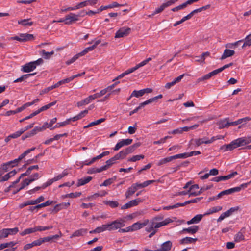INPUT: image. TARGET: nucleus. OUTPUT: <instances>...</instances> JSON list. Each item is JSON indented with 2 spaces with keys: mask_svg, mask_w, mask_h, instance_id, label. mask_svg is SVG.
<instances>
[{
  "mask_svg": "<svg viewBox=\"0 0 251 251\" xmlns=\"http://www.w3.org/2000/svg\"><path fill=\"white\" fill-rule=\"evenodd\" d=\"M117 160V158H115V156H113L109 160L106 161V165L108 168H109L112 165L114 164L115 163V161Z\"/></svg>",
  "mask_w": 251,
  "mask_h": 251,
  "instance_id": "nucleus-56",
  "label": "nucleus"
},
{
  "mask_svg": "<svg viewBox=\"0 0 251 251\" xmlns=\"http://www.w3.org/2000/svg\"><path fill=\"white\" fill-rule=\"evenodd\" d=\"M61 236L62 233L59 231V234H55L52 236L43 237L42 238L43 243L45 242L52 243L53 242V240H57Z\"/></svg>",
  "mask_w": 251,
  "mask_h": 251,
  "instance_id": "nucleus-12",
  "label": "nucleus"
},
{
  "mask_svg": "<svg viewBox=\"0 0 251 251\" xmlns=\"http://www.w3.org/2000/svg\"><path fill=\"white\" fill-rule=\"evenodd\" d=\"M132 141L133 140L131 139H122L121 141L117 143L113 149L114 151H118L121 148L125 146H128L131 144L132 142Z\"/></svg>",
  "mask_w": 251,
  "mask_h": 251,
  "instance_id": "nucleus-6",
  "label": "nucleus"
},
{
  "mask_svg": "<svg viewBox=\"0 0 251 251\" xmlns=\"http://www.w3.org/2000/svg\"><path fill=\"white\" fill-rule=\"evenodd\" d=\"M131 28L129 27H123L120 28L115 33V38H119L124 37L128 35L131 32Z\"/></svg>",
  "mask_w": 251,
  "mask_h": 251,
  "instance_id": "nucleus-3",
  "label": "nucleus"
},
{
  "mask_svg": "<svg viewBox=\"0 0 251 251\" xmlns=\"http://www.w3.org/2000/svg\"><path fill=\"white\" fill-rule=\"evenodd\" d=\"M38 169H39V166L37 165L31 166L28 168V169H27V170L25 172L21 175V177H23L25 176H29L31 174L32 170H33L34 169L38 170Z\"/></svg>",
  "mask_w": 251,
  "mask_h": 251,
  "instance_id": "nucleus-28",
  "label": "nucleus"
},
{
  "mask_svg": "<svg viewBox=\"0 0 251 251\" xmlns=\"http://www.w3.org/2000/svg\"><path fill=\"white\" fill-rule=\"evenodd\" d=\"M36 231H43L47 230H49L50 229H52L53 228L52 226H36Z\"/></svg>",
  "mask_w": 251,
  "mask_h": 251,
  "instance_id": "nucleus-48",
  "label": "nucleus"
},
{
  "mask_svg": "<svg viewBox=\"0 0 251 251\" xmlns=\"http://www.w3.org/2000/svg\"><path fill=\"white\" fill-rule=\"evenodd\" d=\"M56 101H54L51 103H50L49 104L44 105V106H42V107H41L39 109L37 110V111L39 113H40V112H41L42 111H45V110L49 109L51 106L54 105L56 104Z\"/></svg>",
  "mask_w": 251,
  "mask_h": 251,
  "instance_id": "nucleus-36",
  "label": "nucleus"
},
{
  "mask_svg": "<svg viewBox=\"0 0 251 251\" xmlns=\"http://www.w3.org/2000/svg\"><path fill=\"white\" fill-rule=\"evenodd\" d=\"M235 149V146H234L233 143H232V141L229 144L224 145L220 147V150L223 151L224 152L226 151H232L233 149Z\"/></svg>",
  "mask_w": 251,
  "mask_h": 251,
  "instance_id": "nucleus-22",
  "label": "nucleus"
},
{
  "mask_svg": "<svg viewBox=\"0 0 251 251\" xmlns=\"http://www.w3.org/2000/svg\"><path fill=\"white\" fill-rule=\"evenodd\" d=\"M172 160H173V158H172V156L163 158L158 162L157 165L161 166V165L165 164L171 161Z\"/></svg>",
  "mask_w": 251,
  "mask_h": 251,
  "instance_id": "nucleus-41",
  "label": "nucleus"
},
{
  "mask_svg": "<svg viewBox=\"0 0 251 251\" xmlns=\"http://www.w3.org/2000/svg\"><path fill=\"white\" fill-rule=\"evenodd\" d=\"M100 42H101V40H98L95 41L94 45H93L91 46L86 48V49H87L88 52L92 51L94 49H95L96 48L97 46L98 45Z\"/></svg>",
  "mask_w": 251,
  "mask_h": 251,
  "instance_id": "nucleus-60",
  "label": "nucleus"
},
{
  "mask_svg": "<svg viewBox=\"0 0 251 251\" xmlns=\"http://www.w3.org/2000/svg\"><path fill=\"white\" fill-rule=\"evenodd\" d=\"M166 7L164 6V4L163 3L159 7L155 9V11L152 14V15H154L161 12Z\"/></svg>",
  "mask_w": 251,
  "mask_h": 251,
  "instance_id": "nucleus-63",
  "label": "nucleus"
},
{
  "mask_svg": "<svg viewBox=\"0 0 251 251\" xmlns=\"http://www.w3.org/2000/svg\"><path fill=\"white\" fill-rule=\"evenodd\" d=\"M244 41V43L242 47V49L246 46H250L251 45V34L247 36Z\"/></svg>",
  "mask_w": 251,
  "mask_h": 251,
  "instance_id": "nucleus-39",
  "label": "nucleus"
},
{
  "mask_svg": "<svg viewBox=\"0 0 251 251\" xmlns=\"http://www.w3.org/2000/svg\"><path fill=\"white\" fill-rule=\"evenodd\" d=\"M125 150H122L120 151L118 153L116 154L115 156L117 160L124 159L126 156Z\"/></svg>",
  "mask_w": 251,
  "mask_h": 251,
  "instance_id": "nucleus-49",
  "label": "nucleus"
},
{
  "mask_svg": "<svg viewBox=\"0 0 251 251\" xmlns=\"http://www.w3.org/2000/svg\"><path fill=\"white\" fill-rule=\"evenodd\" d=\"M238 174L236 171L233 172L230 174L225 176H219L215 177L211 179V181L215 182H219L220 181H225L234 177Z\"/></svg>",
  "mask_w": 251,
  "mask_h": 251,
  "instance_id": "nucleus-4",
  "label": "nucleus"
},
{
  "mask_svg": "<svg viewBox=\"0 0 251 251\" xmlns=\"http://www.w3.org/2000/svg\"><path fill=\"white\" fill-rule=\"evenodd\" d=\"M144 155H134L133 156H132L131 158H129L128 159V161H130V162H135L136 161H138V160H140L142 159H144Z\"/></svg>",
  "mask_w": 251,
  "mask_h": 251,
  "instance_id": "nucleus-50",
  "label": "nucleus"
},
{
  "mask_svg": "<svg viewBox=\"0 0 251 251\" xmlns=\"http://www.w3.org/2000/svg\"><path fill=\"white\" fill-rule=\"evenodd\" d=\"M11 162H14V160L10 161H8L7 162H6L5 163H3L2 164L3 166H4L5 168V171H8L10 168H13L15 166H16L18 165V164L17 163H12Z\"/></svg>",
  "mask_w": 251,
  "mask_h": 251,
  "instance_id": "nucleus-34",
  "label": "nucleus"
},
{
  "mask_svg": "<svg viewBox=\"0 0 251 251\" xmlns=\"http://www.w3.org/2000/svg\"><path fill=\"white\" fill-rule=\"evenodd\" d=\"M16 244V242L11 241L8 243H2L0 245V250H3L4 248H7L9 246L13 247Z\"/></svg>",
  "mask_w": 251,
  "mask_h": 251,
  "instance_id": "nucleus-45",
  "label": "nucleus"
},
{
  "mask_svg": "<svg viewBox=\"0 0 251 251\" xmlns=\"http://www.w3.org/2000/svg\"><path fill=\"white\" fill-rule=\"evenodd\" d=\"M70 121H71V120L69 118L64 122L58 123L52 128H51V130H53L56 128H59L60 127L64 126L66 125L69 124Z\"/></svg>",
  "mask_w": 251,
  "mask_h": 251,
  "instance_id": "nucleus-33",
  "label": "nucleus"
},
{
  "mask_svg": "<svg viewBox=\"0 0 251 251\" xmlns=\"http://www.w3.org/2000/svg\"><path fill=\"white\" fill-rule=\"evenodd\" d=\"M66 25H70L77 21L78 20V18H77V16H75V14L70 13V14L66 15Z\"/></svg>",
  "mask_w": 251,
  "mask_h": 251,
  "instance_id": "nucleus-7",
  "label": "nucleus"
},
{
  "mask_svg": "<svg viewBox=\"0 0 251 251\" xmlns=\"http://www.w3.org/2000/svg\"><path fill=\"white\" fill-rule=\"evenodd\" d=\"M149 223V220H145L143 222H136L134 223L132 225V227H133V231H136L138 229H140L145 226H147Z\"/></svg>",
  "mask_w": 251,
  "mask_h": 251,
  "instance_id": "nucleus-9",
  "label": "nucleus"
},
{
  "mask_svg": "<svg viewBox=\"0 0 251 251\" xmlns=\"http://www.w3.org/2000/svg\"><path fill=\"white\" fill-rule=\"evenodd\" d=\"M38 132H39V131H38V126H36L34 128V129H33L30 131L26 132L25 133V134L26 135L27 138H29V137H31L34 136Z\"/></svg>",
  "mask_w": 251,
  "mask_h": 251,
  "instance_id": "nucleus-44",
  "label": "nucleus"
},
{
  "mask_svg": "<svg viewBox=\"0 0 251 251\" xmlns=\"http://www.w3.org/2000/svg\"><path fill=\"white\" fill-rule=\"evenodd\" d=\"M40 54L45 59H49L50 56L49 55V52H46L45 50H42L40 51Z\"/></svg>",
  "mask_w": 251,
  "mask_h": 251,
  "instance_id": "nucleus-64",
  "label": "nucleus"
},
{
  "mask_svg": "<svg viewBox=\"0 0 251 251\" xmlns=\"http://www.w3.org/2000/svg\"><path fill=\"white\" fill-rule=\"evenodd\" d=\"M8 236L9 235H15L19 231V229L18 227H15L13 228H6Z\"/></svg>",
  "mask_w": 251,
  "mask_h": 251,
  "instance_id": "nucleus-58",
  "label": "nucleus"
},
{
  "mask_svg": "<svg viewBox=\"0 0 251 251\" xmlns=\"http://www.w3.org/2000/svg\"><path fill=\"white\" fill-rule=\"evenodd\" d=\"M207 137H203L202 138L196 139L195 140V144L197 146H199L203 143L208 144V143H207Z\"/></svg>",
  "mask_w": 251,
  "mask_h": 251,
  "instance_id": "nucleus-38",
  "label": "nucleus"
},
{
  "mask_svg": "<svg viewBox=\"0 0 251 251\" xmlns=\"http://www.w3.org/2000/svg\"><path fill=\"white\" fill-rule=\"evenodd\" d=\"M188 4V3H187V1L185 2L182 3V4H180L176 7H175L171 9V11L173 12H176L180 10L183 9L185 8Z\"/></svg>",
  "mask_w": 251,
  "mask_h": 251,
  "instance_id": "nucleus-46",
  "label": "nucleus"
},
{
  "mask_svg": "<svg viewBox=\"0 0 251 251\" xmlns=\"http://www.w3.org/2000/svg\"><path fill=\"white\" fill-rule=\"evenodd\" d=\"M12 40H17L20 42H26L34 39L33 35L31 34H20L19 36H15L11 37Z\"/></svg>",
  "mask_w": 251,
  "mask_h": 251,
  "instance_id": "nucleus-2",
  "label": "nucleus"
},
{
  "mask_svg": "<svg viewBox=\"0 0 251 251\" xmlns=\"http://www.w3.org/2000/svg\"><path fill=\"white\" fill-rule=\"evenodd\" d=\"M98 2V0H87L78 3L80 8L88 5H94Z\"/></svg>",
  "mask_w": 251,
  "mask_h": 251,
  "instance_id": "nucleus-16",
  "label": "nucleus"
},
{
  "mask_svg": "<svg viewBox=\"0 0 251 251\" xmlns=\"http://www.w3.org/2000/svg\"><path fill=\"white\" fill-rule=\"evenodd\" d=\"M67 175H68V172L67 171H66L65 170H64L61 174H59L58 175H57V176H56L55 177H54L53 178V180H54V181H58V180L61 179L64 176H66Z\"/></svg>",
  "mask_w": 251,
  "mask_h": 251,
  "instance_id": "nucleus-54",
  "label": "nucleus"
},
{
  "mask_svg": "<svg viewBox=\"0 0 251 251\" xmlns=\"http://www.w3.org/2000/svg\"><path fill=\"white\" fill-rule=\"evenodd\" d=\"M197 240V238H193L191 237H186L185 238H183L181 240V244H188L190 243H193L195 242Z\"/></svg>",
  "mask_w": 251,
  "mask_h": 251,
  "instance_id": "nucleus-42",
  "label": "nucleus"
},
{
  "mask_svg": "<svg viewBox=\"0 0 251 251\" xmlns=\"http://www.w3.org/2000/svg\"><path fill=\"white\" fill-rule=\"evenodd\" d=\"M70 205V203L69 202H62L57 204L52 209V212L56 213L62 209H66Z\"/></svg>",
  "mask_w": 251,
  "mask_h": 251,
  "instance_id": "nucleus-11",
  "label": "nucleus"
},
{
  "mask_svg": "<svg viewBox=\"0 0 251 251\" xmlns=\"http://www.w3.org/2000/svg\"><path fill=\"white\" fill-rule=\"evenodd\" d=\"M154 222L151 221L146 227V231L148 232H151L153 230H154Z\"/></svg>",
  "mask_w": 251,
  "mask_h": 251,
  "instance_id": "nucleus-57",
  "label": "nucleus"
},
{
  "mask_svg": "<svg viewBox=\"0 0 251 251\" xmlns=\"http://www.w3.org/2000/svg\"><path fill=\"white\" fill-rule=\"evenodd\" d=\"M157 181L158 182V181H159V180H147V181H144L142 183H135L133 184V185L134 186V187H135L136 188V190H137V189L138 188H145V187L148 186V185H149L150 184L153 183L154 182H155Z\"/></svg>",
  "mask_w": 251,
  "mask_h": 251,
  "instance_id": "nucleus-8",
  "label": "nucleus"
},
{
  "mask_svg": "<svg viewBox=\"0 0 251 251\" xmlns=\"http://www.w3.org/2000/svg\"><path fill=\"white\" fill-rule=\"evenodd\" d=\"M35 66L34 65L32 62H30L25 64L23 66L22 70L24 72L28 73L32 71L35 69Z\"/></svg>",
  "mask_w": 251,
  "mask_h": 251,
  "instance_id": "nucleus-13",
  "label": "nucleus"
},
{
  "mask_svg": "<svg viewBox=\"0 0 251 251\" xmlns=\"http://www.w3.org/2000/svg\"><path fill=\"white\" fill-rule=\"evenodd\" d=\"M92 100L91 98H89V96L86 99L82 100L77 102V106L78 107H81L83 105L87 104L91 102Z\"/></svg>",
  "mask_w": 251,
  "mask_h": 251,
  "instance_id": "nucleus-35",
  "label": "nucleus"
},
{
  "mask_svg": "<svg viewBox=\"0 0 251 251\" xmlns=\"http://www.w3.org/2000/svg\"><path fill=\"white\" fill-rule=\"evenodd\" d=\"M187 157H188L187 152L178 154H176V155L172 156V158H173V160L177 159V158H186Z\"/></svg>",
  "mask_w": 251,
  "mask_h": 251,
  "instance_id": "nucleus-51",
  "label": "nucleus"
},
{
  "mask_svg": "<svg viewBox=\"0 0 251 251\" xmlns=\"http://www.w3.org/2000/svg\"><path fill=\"white\" fill-rule=\"evenodd\" d=\"M228 120V118H226L223 120H220L218 123L219 129H221L224 128H227L229 126H232L231 122H229Z\"/></svg>",
  "mask_w": 251,
  "mask_h": 251,
  "instance_id": "nucleus-10",
  "label": "nucleus"
},
{
  "mask_svg": "<svg viewBox=\"0 0 251 251\" xmlns=\"http://www.w3.org/2000/svg\"><path fill=\"white\" fill-rule=\"evenodd\" d=\"M234 240L235 242H240L245 240V236L243 233L242 231L238 232L234 236Z\"/></svg>",
  "mask_w": 251,
  "mask_h": 251,
  "instance_id": "nucleus-26",
  "label": "nucleus"
},
{
  "mask_svg": "<svg viewBox=\"0 0 251 251\" xmlns=\"http://www.w3.org/2000/svg\"><path fill=\"white\" fill-rule=\"evenodd\" d=\"M30 19H23L18 22V23L24 26H31L33 25L32 22H29Z\"/></svg>",
  "mask_w": 251,
  "mask_h": 251,
  "instance_id": "nucleus-43",
  "label": "nucleus"
},
{
  "mask_svg": "<svg viewBox=\"0 0 251 251\" xmlns=\"http://www.w3.org/2000/svg\"><path fill=\"white\" fill-rule=\"evenodd\" d=\"M142 202V201L140 198L133 200L123 205L121 207V209L122 210L128 209L132 207L137 206L140 202Z\"/></svg>",
  "mask_w": 251,
  "mask_h": 251,
  "instance_id": "nucleus-5",
  "label": "nucleus"
},
{
  "mask_svg": "<svg viewBox=\"0 0 251 251\" xmlns=\"http://www.w3.org/2000/svg\"><path fill=\"white\" fill-rule=\"evenodd\" d=\"M136 188L132 184L129 187L125 194L126 198L128 199L136 191Z\"/></svg>",
  "mask_w": 251,
  "mask_h": 251,
  "instance_id": "nucleus-23",
  "label": "nucleus"
},
{
  "mask_svg": "<svg viewBox=\"0 0 251 251\" xmlns=\"http://www.w3.org/2000/svg\"><path fill=\"white\" fill-rule=\"evenodd\" d=\"M144 95V94L143 92L142 89L139 91L134 90L131 93L130 97H135L136 98H139L140 97L143 96Z\"/></svg>",
  "mask_w": 251,
  "mask_h": 251,
  "instance_id": "nucleus-47",
  "label": "nucleus"
},
{
  "mask_svg": "<svg viewBox=\"0 0 251 251\" xmlns=\"http://www.w3.org/2000/svg\"><path fill=\"white\" fill-rule=\"evenodd\" d=\"M243 146L246 145L251 142V136L240 138Z\"/></svg>",
  "mask_w": 251,
  "mask_h": 251,
  "instance_id": "nucleus-55",
  "label": "nucleus"
},
{
  "mask_svg": "<svg viewBox=\"0 0 251 251\" xmlns=\"http://www.w3.org/2000/svg\"><path fill=\"white\" fill-rule=\"evenodd\" d=\"M88 110H84L80 112L77 115H76L72 118H70V119L71 121H73V122L76 121L81 119L83 117H85V115L88 114Z\"/></svg>",
  "mask_w": 251,
  "mask_h": 251,
  "instance_id": "nucleus-19",
  "label": "nucleus"
},
{
  "mask_svg": "<svg viewBox=\"0 0 251 251\" xmlns=\"http://www.w3.org/2000/svg\"><path fill=\"white\" fill-rule=\"evenodd\" d=\"M92 179L91 176H87L86 177H83L81 179H78L77 184L76 185L77 187H79L80 186L84 185L88 182H89Z\"/></svg>",
  "mask_w": 251,
  "mask_h": 251,
  "instance_id": "nucleus-21",
  "label": "nucleus"
},
{
  "mask_svg": "<svg viewBox=\"0 0 251 251\" xmlns=\"http://www.w3.org/2000/svg\"><path fill=\"white\" fill-rule=\"evenodd\" d=\"M36 232V227L33 228H28L25 229L23 231L21 232L20 234L21 236H25L27 234H29Z\"/></svg>",
  "mask_w": 251,
  "mask_h": 251,
  "instance_id": "nucleus-31",
  "label": "nucleus"
},
{
  "mask_svg": "<svg viewBox=\"0 0 251 251\" xmlns=\"http://www.w3.org/2000/svg\"><path fill=\"white\" fill-rule=\"evenodd\" d=\"M116 179V178H109L105 180L100 185V186H107L110 184H111Z\"/></svg>",
  "mask_w": 251,
  "mask_h": 251,
  "instance_id": "nucleus-52",
  "label": "nucleus"
},
{
  "mask_svg": "<svg viewBox=\"0 0 251 251\" xmlns=\"http://www.w3.org/2000/svg\"><path fill=\"white\" fill-rule=\"evenodd\" d=\"M222 209V206H215V207H213L210 209H209L204 214V216H206V215H210V214H213L214 213H216V212H217L220 210H221Z\"/></svg>",
  "mask_w": 251,
  "mask_h": 251,
  "instance_id": "nucleus-25",
  "label": "nucleus"
},
{
  "mask_svg": "<svg viewBox=\"0 0 251 251\" xmlns=\"http://www.w3.org/2000/svg\"><path fill=\"white\" fill-rule=\"evenodd\" d=\"M230 216V214L229 213L228 211H226L221 214V215L219 216V217L217 219V222H220L223 220H224L225 218L228 217Z\"/></svg>",
  "mask_w": 251,
  "mask_h": 251,
  "instance_id": "nucleus-53",
  "label": "nucleus"
},
{
  "mask_svg": "<svg viewBox=\"0 0 251 251\" xmlns=\"http://www.w3.org/2000/svg\"><path fill=\"white\" fill-rule=\"evenodd\" d=\"M172 243L170 241H167L163 243L159 249L161 251H169L171 249Z\"/></svg>",
  "mask_w": 251,
  "mask_h": 251,
  "instance_id": "nucleus-17",
  "label": "nucleus"
},
{
  "mask_svg": "<svg viewBox=\"0 0 251 251\" xmlns=\"http://www.w3.org/2000/svg\"><path fill=\"white\" fill-rule=\"evenodd\" d=\"M105 204L109 206L112 208L117 207L119 205V203L118 201H105Z\"/></svg>",
  "mask_w": 251,
  "mask_h": 251,
  "instance_id": "nucleus-40",
  "label": "nucleus"
},
{
  "mask_svg": "<svg viewBox=\"0 0 251 251\" xmlns=\"http://www.w3.org/2000/svg\"><path fill=\"white\" fill-rule=\"evenodd\" d=\"M87 232V229L85 228H81L78 230L75 231L71 235L70 238H72L73 237H80L86 234Z\"/></svg>",
  "mask_w": 251,
  "mask_h": 251,
  "instance_id": "nucleus-14",
  "label": "nucleus"
},
{
  "mask_svg": "<svg viewBox=\"0 0 251 251\" xmlns=\"http://www.w3.org/2000/svg\"><path fill=\"white\" fill-rule=\"evenodd\" d=\"M28 154L26 152V151H24L22 154H21L18 158L14 160V162H12V163H17L18 164L19 162L23 159L26 155Z\"/></svg>",
  "mask_w": 251,
  "mask_h": 251,
  "instance_id": "nucleus-61",
  "label": "nucleus"
},
{
  "mask_svg": "<svg viewBox=\"0 0 251 251\" xmlns=\"http://www.w3.org/2000/svg\"><path fill=\"white\" fill-rule=\"evenodd\" d=\"M81 195V192H75V193H71L70 194H66L64 196L65 198H77L79 197Z\"/></svg>",
  "mask_w": 251,
  "mask_h": 251,
  "instance_id": "nucleus-59",
  "label": "nucleus"
},
{
  "mask_svg": "<svg viewBox=\"0 0 251 251\" xmlns=\"http://www.w3.org/2000/svg\"><path fill=\"white\" fill-rule=\"evenodd\" d=\"M204 216V214H198L194 216L191 220L187 222L188 225L198 223Z\"/></svg>",
  "mask_w": 251,
  "mask_h": 251,
  "instance_id": "nucleus-18",
  "label": "nucleus"
},
{
  "mask_svg": "<svg viewBox=\"0 0 251 251\" xmlns=\"http://www.w3.org/2000/svg\"><path fill=\"white\" fill-rule=\"evenodd\" d=\"M41 176L39 175V174L38 173H34L33 175H31L29 178H26V181H27V182L29 183V184L38 179L39 178H40Z\"/></svg>",
  "mask_w": 251,
  "mask_h": 251,
  "instance_id": "nucleus-32",
  "label": "nucleus"
},
{
  "mask_svg": "<svg viewBox=\"0 0 251 251\" xmlns=\"http://www.w3.org/2000/svg\"><path fill=\"white\" fill-rule=\"evenodd\" d=\"M126 220L125 219L120 218L115 220L111 223L106 224L107 230L109 231L116 230L125 226Z\"/></svg>",
  "mask_w": 251,
  "mask_h": 251,
  "instance_id": "nucleus-1",
  "label": "nucleus"
},
{
  "mask_svg": "<svg viewBox=\"0 0 251 251\" xmlns=\"http://www.w3.org/2000/svg\"><path fill=\"white\" fill-rule=\"evenodd\" d=\"M237 190V189L232 188L227 190L222 191L216 196V198H220L224 195H227L235 193Z\"/></svg>",
  "mask_w": 251,
  "mask_h": 251,
  "instance_id": "nucleus-15",
  "label": "nucleus"
},
{
  "mask_svg": "<svg viewBox=\"0 0 251 251\" xmlns=\"http://www.w3.org/2000/svg\"><path fill=\"white\" fill-rule=\"evenodd\" d=\"M123 5H121V4H118L116 2H113L112 3L108 5L100 6V8H99V11H103L104 10H106L108 8L117 7H119V6H123Z\"/></svg>",
  "mask_w": 251,
  "mask_h": 251,
  "instance_id": "nucleus-29",
  "label": "nucleus"
},
{
  "mask_svg": "<svg viewBox=\"0 0 251 251\" xmlns=\"http://www.w3.org/2000/svg\"><path fill=\"white\" fill-rule=\"evenodd\" d=\"M28 185H29V183L27 182V181H26V179H25L24 181L22 182L21 184V187L13 192V194L15 195L17 194L20 191L23 189L25 186H28Z\"/></svg>",
  "mask_w": 251,
  "mask_h": 251,
  "instance_id": "nucleus-37",
  "label": "nucleus"
},
{
  "mask_svg": "<svg viewBox=\"0 0 251 251\" xmlns=\"http://www.w3.org/2000/svg\"><path fill=\"white\" fill-rule=\"evenodd\" d=\"M17 172L15 170H13L12 171L8 173L6 175H5L3 177H2V178L0 180V182L8 180L11 177L15 175Z\"/></svg>",
  "mask_w": 251,
  "mask_h": 251,
  "instance_id": "nucleus-24",
  "label": "nucleus"
},
{
  "mask_svg": "<svg viewBox=\"0 0 251 251\" xmlns=\"http://www.w3.org/2000/svg\"><path fill=\"white\" fill-rule=\"evenodd\" d=\"M232 143H233L235 149L237 147L243 146L241 139L240 138L232 141Z\"/></svg>",
  "mask_w": 251,
  "mask_h": 251,
  "instance_id": "nucleus-62",
  "label": "nucleus"
},
{
  "mask_svg": "<svg viewBox=\"0 0 251 251\" xmlns=\"http://www.w3.org/2000/svg\"><path fill=\"white\" fill-rule=\"evenodd\" d=\"M251 120V118L249 117H246L243 118H241L238 119V120L234 121V122H231V125L232 126H237L239 124H240L242 123H246Z\"/></svg>",
  "mask_w": 251,
  "mask_h": 251,
  "instance_id": "nucleus-27",
  "label": "nucleus"
},
{
  "mask_svg": "<svg viewBox=\"0 0 251 251\" xmlns=\"http://www.w3.org/2000/svg\"><path fill=\"white\" fill-rule=\"evenodd\" d=\"M235 53V51L233 50L229 49H225L223 55L221 57V60L225 59L227 57L233 56Z\"/></svg>",
  "mask_w": 251,
  "mask_h": 251,
  "instance_id": "nucleus-20",
  "label": "nucleus"
},
{
  "mask_svg": "<svg viewBox=\"0 0 251 251\" xmlns=\"http://www.w3.org/2000/svg\"><path fill=\"white\" fill-rule=\"evenodd\" d=\"M199 230V226H192L187 228L183 229V231H186L188 233L194 234L196 233Z\"/></svg>",
  "mask_w": 251,
  "mask_h": 251,
  "instance_id": "nucleus-30",
  "label": "nucleus"
}]
</instances>
